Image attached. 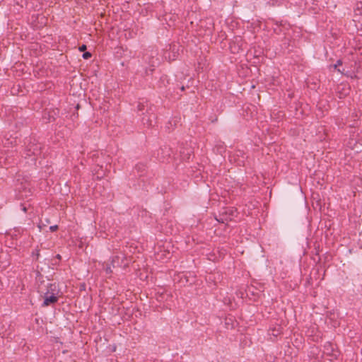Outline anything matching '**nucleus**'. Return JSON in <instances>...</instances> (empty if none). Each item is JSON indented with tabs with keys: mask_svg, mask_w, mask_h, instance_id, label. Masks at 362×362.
<instances>
[{
	"mask_svg": "<svg viewBox=\"0 0 362 362\" xmlns=\"http://www.w3.org/2000/svg\"><path fill=\"white\" fill-rule=\"evenodd\" d=\"M238 216V211L233 207H226L219 212L218 216L215 217L216 220L222 223H226L233 221Z\"/></svg>",
	"mask_w": 362,
	"mask_h": 362,
	"instance_id": "obj_1",
	"label": "nucleus"
},
{
	"mask_svg": "<svg viewBox=\"0 0 362 362\" xmlns=\"http://www.w3.org/2000/svg\"><path fill=\"white\" fill-rule=\"evenodd\" d=\"M48 296H60V289L59 285L56 283H50L47 286V291L44 293Z\"/></svg>",
	"mask_w": 362,
	"mask_h": 362,
	"instance_id": "obj_2",
	"label": "nucleus"
},
{
	"mask_svg": "<svg viewBox=\"0 0 362 362\" xmlns=\"http://www.w3.org/2000/svg\"><path fill=\"white\" fill-rule=\"evenodd\" d=\"M60 296H48V295H45L44 294V301L42 303V306L43 307H47L52 304H54L56 303L58 300H59V298Z\"/></svg>",
	"mask_w": 362,
	"mask_h": 362,
	"instance_id": "obj_3",
	"label": "nucleus"
},
{
	"mask_svg": "<svg viewBox=\"0 0 362 362\" xmlns=\"http://www.w3.org/2000/svg\"><path fill=\"white\" fill-rule=\"evenodd\" d=\"M283 332V327L280 325H276L273 327L269 328L268 333L269 335L277 337Z\"/></svg>",
	"mask_w": 362,
	"mask_h": 362,
	"instance_id": "obj_4",
	"label": "nucleus"
},
{
	"mask_svg": "<svg viewBox=\"0 0 362 362\" xmlns=\"http://www.w3.org/2000/svg\"><path fill=\"white\" fill-rule=\"evenodd\" d=\"M126 259V256L124 255H117L112 257L111 259V265L113 268L116 267L117 266H119V262H122L124 259Z\"/></svg>",
	"mask_w": 362,
	"mask_h": 362,
	"instance_id": "obj_5",
	"label": "nucleus"
},
{
	"mask_svg": "<svg viewBox=\"0 0 362 362\" xmlns=\"http://www.w3.org/2000/svg\"><path fill=\"white\" fill-rule=\"evenodd\" d=\"M103 267L106 274L108 275L109 276H110L113 272L112 269V266L111 265V263L107 264V263L103 262Z\"/></svg>",
	"mask_w": 362,
	"mask_h": 362,
	"instance_id": "obj_6",
	"label": "nucleus"
},
{
	"mask_svg": "<svg viewBox=\"0 0 362 362\" xmlns=\"http://www.w3.org/2000/svg\"><path fill=\"white\" fill-rule=\"evenodd\" d=\"M356 16H362V2H357L354 9Z\"/></svg>",
	"mask_w": 362,
	"mask_h": 362,
	"instance_id": "obj_7",
	"label": "nucleus"
},
{
	"mask_svg": "<svg viewBox=\"0 0 362 362\" xmlns=\"http://www.w3.org/2000/svg\"><path fill=\"white\" fill-rule=\"evenodd\" d=\"M91 57V54L89 52H86L83 54V58L85 59H88Z\"/></svg>",
	"mask_w": 362,
	"mask_h": 362,
	"instance_id": "obj_8",
	"label": "nucleus"
},
{
	"mask_svg": "<svg viewBox=\"0 0 362 362\" xmlns=\"http://www.w3.org/2000/svg\"><path fill=\"white\" fill-rule=\"evenodd\" d=\"M57 229H58V226H57V225L52 226H50V227H49V230H50V231H52V232H54V231H56Z\"/></svg>",
	"mask_w": 362,
	"mask_h": 362,
	"instance_id": "obj_9",
	"label": "nucleus"
},
{
	"mask_svg": "<svg viewBox=\"0 0 362 362\" xmlns=\"http://www.w3.org/2000/svg\"><path fill=\"white\" fill-rule=\"evenodd\" d=\"M342 64V61L341 59H339L337 62V64L334 65V69H336L338 66H340Z\"/></svg>",
	"mask_w": 362,
	"mask_h": 362,
	"instance_id": "obj_10",
	"label": "nucleus"
},
{
	"mask_svg": "<svg viewBox=\"0 0 362 362\" xmlns=\"http://www.w3.org/2000/svg\"><path fill=\"white\" fill-rule=\"evenodd\" d=\"M86 45H82L80 47H79V50L81 52H83L86 49Z\"/></svg>",
	"mask_w": 362,
	"mask_h": 362,
	"instance_id": "obj_11",
	"label": "nucleus"
},
{
	"mask_svg": "<svg viewBox=\"0 0 362 362\" xmlns=\"http://www.w3.org/2000/svg\"><path fill=\"white\" fill-rule=\"evenodd\" d=\"M180 89H181V90H182V91H183V90H185V86H182L181 87V88H180Z\"/></svg>",
	"mask_w": 362,
	"mask_h": 362,
	"instance_id": "obj_12",
	"label": "nucleus"
},
{
	"mask_svg": "<svg viewBox=\"0 0 362 362\" xmlns=\"http://www.w3.org/2000/svg\"><path fill=\"white\" fill-rule=\"evenodd\" d=\"M57 258L60 259H61V256H60V255H57Z\"/></svg>",
	"mask_w": 362,
	"mask_h": 362,
	"instance_id": "obj_13",
	"label": "nucleus"
},
{
	"mask_svg": "<svg viewBox=\"0 0 362 362\" xmlns=\"http://www.w3.org/2000/svg\"><path fill=\"white\" fill-rule=\"evenodd\" d=\"M128 267V264H125L124 265V267Z\"/></svg>",
	"mask_w": 362,
	"mask_h": 362,
	"instance_id": "obj_14",
	"label": "nucleus"
},
{
	"mask_svg": "<svg viewBox=\"0 0 362 362\" xmlns=\"http://www.w3.org/2000/svg\"><path fill=\"white\" fill-rule=\"evenodd\" d=\"M23 211H26V208L25 207L23 208Z\"/></svg>",
	"mask_w": 362,
	"mask_h": 362,
	"instance_id": "obj_15",
	"label": "nucleus"
}]
</instances>
